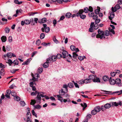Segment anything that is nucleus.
<instances>
[{"label":"nucleus","mask_w":122,"mask_h":122,"mask_svg":"<svg viewBox=\"0 0 122 122\" xmlns=\"http://www.w3.org/2000/svg\"><path fill=\"white\" fill-rule=\"evenodd\" d=\"M84 12L83 9H80L78 13L76 14V15L78 17H80L81 19L84 20L86 18V16L85 15L83 14Z\"/></svg>","instance_id":"f257e3e1"},{"label":"nucleus","mask_w":122,"mask_h":122,"mask_svg":"<svg viewBox=\"0 0 122 122\" xmlns=\"http://www.w3.org/2000/svg\"><path fill=\"white\" fill-rule=\"evenodd\" d=\"M97 32L98 34L96 36L97 38H100L101 39H102L103 37L105 38L104 36V32L103 31L99 29L98 30Z\"/></svg>","instance_id":"f03ea898"},{"label":"nucleus","mask_w":122,"mask_h":122,"mask_svg":"<svg viewBox=\"0 0 122 122\" xmlns=\"http://www.w3.org/2000/svg\"><path fill=\"white\" fill-rule=\"evenodd\" d=\"M89 78L90 80H92V81L94 82H100V79L98 78L95 77V76L92 75H90L89 76Z\"/></svg>","instance_id":"7ed1b4c3"},{"label":"nucleus","mask_w":122,"mask_h":122,"mask_svg":"<svg viewBox=\"0 0 122 122\" xmlns=\"http://www.w3.org/2000/svg\"><path fill=\"white\" fill-rule=\"evenodd\" d=\"M43 27L41 29V30L42 32H44V31L46 33L48 32L50 30V28L48 27H47V25L45 24H43Z\"/></svg>","instance_id":"20e7f679"},{"label":"nucleus","mask_w":122,"mask_h":122,"mask_svg":"<svg viewBox=\"0 0 122 122\" xmlns=\"http://www.w3.org/2000/svg\"><path fill=\"white\" fill-rule=\"evenodd\" d=\"M101 110L100 107L99 106L96 107L94 110L91 112L92 114H96L97 112H100Z\"/></svg>","instance_id":"39448f33"},{"label":"nucleus","mask_w":122,"mask_h":122,"mask_svg":"<svg viewBox=\"0 0 122 122\" xmlns=\"http://www.w3.org/2000/svg\"><path fill=\"white\" fill-rule=\"evenodd\" d=\"M62 54L63 56V58H66V57L68 56V53L65 51H63L62 52Z\"/></svg>","instance_id":"423d86ee"},{"label":"nucleus","mask_w":122,"mask_h":122,"mask_svg":"<svg viewBox=\"0 0 122 122\" xmlns=\"http://www.w3.org/2000/svg\"><path fill=\"white\" fill-rule=\"evenodd\" d=\"M109 82L110 84L112 85H114L115 84V80L112 79L111 77H110L109 80Z\"/></svg>","instance_id":"0eeeda50"},{"label":"nucleus","mask_w":122,"mask_h":122,"mask_svg":"<svg viewBox=\"0 0 122 122\" xmlns=\"http://www.w3.org/2000/svg\"><path fill=\"white\" fill-rule=\"evenodd\" d=\"M47 20V18H44L41 20H39L38 21V22L41 23H45Z\"/></svg>","instance_id":"6e6552de"},{"label":"nucleus","mask_w":122,"mask_h":122,"mask_svg":"<svg viewBox=\"0 0 122 122\" xmlns=\"http://www.w3.org/2000/svg\"><path fill=\"white\" fill-rule=\"evenodd\" d=\"M25 22V24L26 25L29 24L31 22L32 23L33 22V19L32 18L30 19V20H24Z\"/></svg>","instance_id":"1a4fd4ad"},{"label":"nucleus","mask_w":122,"mask_h":122,"mask_svg":"<svg viewBox=\"0 0 122 122\" xmlns=\"http://www.w3.org/2000/svg\"><path fill=\"white\" fill-rule=\"evenodd\" d=\"M115 16V14L113 12H112L110 14V15L109 16V19L112 20L114 17Z\"/></svg>","instance_id":"9d476101"},{"label":"nucleus","mask_w":122,"mask_h":122,"mask_svg":"<svg viewBox=\"0 0 122 122\" xmlns=\"http://www.w3.org/2000/svg\"><path fill=\"white\" fill-rule=\"evenodd\" d=\"M35 99L37 102H40L41 100V97L39 94L37 95L36 97L35 98Z\"/></svg>","instance_id":"9b49d317"},{"label":"nucleus","mask_w":122,"mask_h":122,"mask_svg":"<svg viewBox=\"0 0 122 122\" xmlns=\"http://www.w3.org/2000/svg\"><path fill=\"white\" fill-rule=\"evenodd\" d=\"M121 102H119L118 103H117L116 102H114L112 103V106H118V105H119L120 106H121Z\"/></svg>","instance_id":"f8f14e48"},{"label":"nucleus","mask_w":122,"mask_h":122,"mask_svg":"<svg viewBox=\"0 0 122 122\" xmlns=\"http://www.w3.org/2000/svg\"><path fill=\"white\" fill-rule=\"evenodd\" d=\"M72 14L70 12L67 13L66 14L65 16L67 18H70L71 17Z\"/></svg>","instance_id":"ddd939ff"},{"label":"nucleus","mask_w":122,"mask_h":122,"mask_svg":"<svg viewBox=\"0 0 122 122\" xmlns=\"http://www.w3.org/2000/svg\"><path fill=\"white\" fill-rule=\"evenodd\" d=\"M102 79L104 81H107L109 80V77L107 76H103Z\"/></svg>","instance_id":"4468645a"},{"label":"nucleus","mask_w":122,"mask_h":122,"mask_svg":"<svg viewBox=\"0 0 122 122\" xmlns=\"http://www.w3.org/2000/svg\"><path fill=\"white\" fill-rule=\"evenodd\" d=\"M115 81L116 84H119L121 83V80L119 78H117L115 80Z\"/></svg>","instance_id":"2eb2a0df"},{"label":"nucleus","mask_w":122,"mask_h":122,"mask_svg":"<svg viewBox=\"0 0 122 122\" xmlns=\"http://www.w3.org/2000/svg\"><path fill=\"white\" fill-rule=\"evenodd\" d=\"M100 11V8L99 7H97V9L95 10L94 13L96 14H98Z\"/></svg>","instance_id":"dca6fc26"},{"label":"nucleus","mask_w":122,"mask_h":122,"mask_svg":"<svg viewBox=\"0 0 122 122\" xmlns=\"http://www.w3.org/2000/svg\"><path fill=\"white\" fill-rule=\"evenodd\" d=\"M60 96V95H56V96L58 98V99L61 102H62L63 98L62 97Z\"/></svg>","instance_id":"f3484780"},{"label":"nucleus","mask_w":122,"mask_h":122,"mask_svg":"<svg viewBox=\"0 0 122 122\" xmlns=\"http://www.w3.org/2000/svg\"><path fill=\"white\" fill-rule=\"evenodd\" d=\"M105 108L106 109H108L111 107V105L109 103H107L104 105Z\"/></svg>","instance_id":"a211bd4d"},{"label":"nucleus","mask_w":122,"mask_h":122,"mask_svg":"<svg viewBox=\"0 0 122 122\" xmlns=\"http://www.w3.org/2000/svg\"><path fill=\"white\" fill-rule=\"evenodd\" d=\"M59 95L62 96L65 94V92L62 89L60 90L59 91Z\"/></svg>","instance_id":"6ab92c4d"},{"label":"nucleus","mask_w":122,"mask_h":122,"mask_svg":"<svg viewBox=\"0 0 122 122\" xmlns=\"http://www.w3.org/2000/svg\"><path fill=\"white\" fill-rule=\"evenodd\" d=\"M1 39L2 42H5L6 41V37L5 36H3L1 37Z\"/></svg>","instance_id":"aec40b11"},{"label":"nucleus","mask_w":122,"mask_h":122,"mask_svg":"<svg viewBox=\"0 0 122 122\" xmlns=\"http://www.w3.org/2000/svg\"><path fill=\"white\" fill-rule=\"evenodd\" d=\"M92 81L90 79H86L84 80L85 83L87 84L91 82Z\"/></svg>","instance_id":"412c9836"},{"label":"nucleus","mask_w":122,"mask_h":122,"mask_svg":"<svg viewBox=\"0 0 122 122\" xmlns=\"http://www.w3.org/2000/svg\"><path fill=\"white\" fill-rule=\"evenodd\" d=\"M115 93L118 94V95L121 94L122 93V90H120L119 91H117L113 92L112 94H114Z\"/></svg>","instance_id":"4be33fe9"},{"label":"nucleus","mask_w":122,"mask_h":122,"mask_svg":"<svg viewBox=\"0 0 122 122\" xmlns=\"http://www.w3.org/2000/svg\"><path fill=\"white\" fill-rule=\"evenodd\" d=\"M89 16L91 17H92L94 15V13L93 12H89L88 14Z\"/></svg>","instance_id":"5701e85b"},{"label":"nucleus","mask_w":122,"mask_h":122,"mask_svg":"<svg viewBox=\"0 0 122 122\" xmlns=\"http://www.w3.org/2000/svg\"><path fill=\"white\" fill-rule=\"evenodd\" d=\"M34 106L35 108V109L36 108L38 109H40L41 107V106L39 105H34Z\"/></svg>","instance_id":"b1692460"},{"label":"nucleus","mask_w":122,"mask_h":122,"mask_svg":"<svg viewBox=\"0 0 122 122\" xmlns=\"http://www.w3.org/2000/svg\"><path fill=\"white\" fill-rule=\"evenodd\" d=\"M109 34V31L107 30H105L104 33V35L106 36H108Z\"/></svg>","instance_id":"393cba45"},{"label":"nucleus","mask_w":122,"mask_h":122,"mask_svg":"<svg viewBox=\"0 0 122 122\" xmlns=\"http://www.w3.org/2000/svg\"><path fill=\"white\" fill-rule=\"evenodd\" d=\"M81 105L82 107H83V109L84 110L86 107H87V104L86 103H84L83 104L82 103L81 104Z\"/></svg>","instance_id":"a878e982"},{"label":"nucleus","mask_w":122,"mask_h":122,"mask_svg":"<svg viewBox=\"0 0 122 122\" xmlns=\"http://www.w3.org/2000/svg\"><path fill=\"white\" fill-rule=\"evenodd\" d=\"M4 70L3 69H1L0 71V74L1 75L3 76L5 74Z\"/></svg>","instance_id":"bb28decb"},{"label":"nucleus","mask_w":122,"mask_h":122,"mask_svg":"<svg viewBox=\"0 0 122 122\" xmlns=\"http://www.w3.org/2000/svg\"><path fill=\"white\" fill-rule=\"evenodd\" d=\"M83 10L84 12L86 13H88L89 10L88 8L87 7L85 8Z\"/></svg>","instance_id":"cd10ccee"},{"label":"nucleus","mask_w":122,"mask_h":122,"mask_svg":"<svg viewBox=\"0 0 122 122\" xmlns=\"http://www.w3.org/2000/svg\"><path fill=\"white\" fill-rule=\"evenodd\" d=\"M48 66H49L48 63L46 62H45L43 64V67L45 68H47V67H48Z\"/></svg>","instance_id":"c85d7f7f"},{"label":"nucleus","mask_w":122,"mask_h":122,"mask_svg":"<svg viewBox=\"0 0 122 122\" xmlns=\"http://www.w3.org/2000/svg\"><path fill=\"white\" fill-rule=\"evenodd\" d=\"M73 57L74 58H76L78 56V55L76 53V52H73Z\"/></svg>","instance_id":"c756f323"},{"label":"nucleus","mask_w":122,"mask_h":122,"mask_svg":"<svg viewBox=\"0 0 122 122\" xmlns=\"http://www.w3.org/2000/svg\"><path fill=\"white\" fill-rule=\"evenodd\" d=\"M51 58L52 61H56L57 58L56 56H52Z\"/></svg>","instance_id":"7c9ffc66"},{"label":"nucleus","mask_w":122,"mask_h":122,"mask_svg":"<svg viewBox=\"0 0 122 122\" xmlns=\"http://www.w3.org/2000/svg\"><path fill=\"white\" fill-rule=\"evenodd\" d=\"M12 53L11 52L8 53L7 54V56L9 58H11L12 56Z\"/></svg>","instance_id":"2f4dec72"},{"label":"nucleus","mask_w":122,"mask_h":122,"mask_svg":"<svg viewBox=\"0 0 122 122\" xmlns=\"http://www.w3.org/2000/svg\"><path fill=\"white\" fill-rule=\"evenodd\" d=\"M43 71V69L42 68L39 67L38 70V72L39 73H41Z\"/></svg>","instance_id":"473e14b6"},{"label":"nucleus","mask_w":122,"mask_h":122,"mask_svg":"<svg viewBox=\"0 0 122 122\" xmlns=\"http://www.w3.org/2000/svg\"><path fill=\"white\" fill-rule=\"evenodd\" d=\"M8 61V62H6V63H8L10 66L11 65V64H12L13 63V62H12V61L11 59H9Z\"/></svg>","instance_id":"72a5a7b5"},{"label":"nucleus","mask_w":122,"mask_h":122,"mask_svg":"<svg viewBox=\"0 0 122 122\" xmlns=\"http://www.w3.org/2000/svg\"><path fill=\"white\" fill-rule=\"evenodd\" d=\"M11 94L12 96L14 97L16 96V93L13 91H12L11 92Z\"/></svg>","instance_id":"f704fd0d"},{"label":"nucleus","mask_w":122,"mask_h":122,"mask_svg":"<svg viewBox=\"0 0 122 122\" xmlns=\"http://www.w3.org/2000/svg\"><path fill=\"white\" fill-rule=\"evenodd\" d=\"M68 86L70 88H72L73 87V85L72 83H70L68 84Z\"/></svg>","instance_id":"c9c22d12"},{"label":"nucleus","mask_w":122,"mask_h":122,"mask_svg":"<svg viewBox=\"0 0 122 122\" xmlns=\"http://www.w3.org/2000/svg\"><path fill=\"white\" fill-rule=\"evenodd\" d=\"M45 34L44 33H41L40 35V38L41 39H42L44 38L45 37Z\"/></svg>","instance_id":"e433bc0d"},{"label":"nucleus","mask_w":122,"mask_h":122,"mask_svg":"<svg viewBox=\"0 0 122 122\" xmlns=\"http://www.w3.org/2000/svg\"><path fill=\"white\" fill-rule=\"evenodd\" d=\"M31 102H30V104L31 105H34L36 103V101L35 100H31Z\"/></svg>","instance_id":"4c0bfd02"},{"label":"nucleus","mask_w":122,"mask_h":122,"mask_svg":"<svg viewBox=\"0 0 122 122\" xmlns=\"http://www.w3.org/2000/svg\"><path fill=\"white\" fill-rule=\"evenodd\" d=\"M5 30L6 33H8L10 32V29L8 27H7L5 28Z\"/></svg>","instance_id":"58836bf2"},{"label":"nucleus","mask_w":122,"mask_h":122,"mask_svg":"<svg viewBox=\"0 0 122 122\" xmlns=\"http://www.w3.org/2000/svg\"><path fill=\"white\" fill-rule=\"evenodd\" d=\"M15 97H14V99L15 100L17 101H19L20 100V98L18 96H16Z\"/></svg>","instance_id":"ea45409f"},{"label":"nucleus","mask_w":122,"mask_h":122,"mask_svg":"<svg viewBox=\"0 0 122 122\" xmlns=\"http://www.w3.org/2000/svg\"><path fill=\"white\" fill-rule=\"evenodd\" d=\"M13 63L15 65H18V61L17 60H15L14 61Z\"/></svg>","instance_id":"a19ab883"},{"label":"nucleus","mask_w":122,"mask_h":122,"mask_svg":"<svg viewBox=\"0 0 122 122\" xmlns=\"http://www.w3.org/2000/svg\"><path fill=\"white\" fill-rule=\"evenodd\" d=\"M111 76L112 77H114L116 75V73H115V72H112L110 73Z\"/></svg>","instance_id":"79ce46f5"},{"label":"nucleus","mask_w":122,"mask_h":122,"mask_svg":"<svg viewBox=\"0 0 122 122\" xmlns=\"http://www.w3.org/2000/svg\"><path fill=\"white\" fill-rule=\"evenodd\" d=\"M70 48L72 51H73L75 50V47L74 46L71 45L70 46Z\"/></svg>","instance_id":"37998d69"},{"label":"nucleus","mask_w":122,"mask_h":122,"mask_svg":"<svg viewBox=\"0 0 122 122\" xmlns=\"http://www.w3.org/2000/svg\"><path fill=\"white\" fill-rule=\"evenodd\" d=\"M95 20V22L96 24L99 23L101 21V20L100 19H96Z\"/></svg>","instance_id":"c03bdc74"},{"label":"nucleus","mask_w":122,"mask_h":122,"mask_svg":"<svg viewBox=\"0 0 122 122\" xmlns=\"http://www.w3.org/2000/svg\"><path fill=\"white\" fill-rule=\"evenodd\" d=\"M32 58H30L29 59H27L26 61H25L26 62L27 64L28 65L29 63L30 62V61L32 59Z\"/></svg>","instance_id":"a18cd8bd"},{"label":"nucleus","mask_w":122,"mask_h":122,"mask_svg":"<svg viewBox=\"0 0 122 122\" xmlns=\"http://www.w3.org/2000/svg\"><path fill=\"white\" fill-rule=\"evenodd\" d=\"M84 82V80H81L79 81V83L80 84H82L85 83Z\"/></svg>","instance_id":"49530a36"},{"label":"nucleus","mask_w":122,"mask_h":122,"mask_svg":"<svg viewBox=\"0 0 122 122\" xmlns=\"http://www.w3.org/2000/svg\"><path fill=\"white\" fill-rule=\"evenodd\" d=\"M53 41L56 43H57L58 42V41L56 39V37L55 36H54L53 37Z\"/></svg>","instance_id":"de8ad7c7"},{"label":"nucleus","mask_w":122,"mask_h":122,"mask_svg":"<svg viewBox=\"0 0 122 122\" xmlns=\"http://www.w3.org/2000/svg\"><path fill=\"white\" fill-rule=\"evenodd\" d=\"M12 37L11 36H10L8 37V41L9 42L11 43L12 42Z\"/></svg>","instance_id":"09e8293b"},{"label":"nucleus","mask_w":122,"mask_h":122,"mask_svg":"<svg viewBox=\"0 0 122 122\" xmlns=\"http://www.w3.org/2000/svg\"><path fill=\"white\" fill-rule=\"evenodd\" d=\"M20 104L22 106H24L25 105V103L24 102L22 101H20Z\"/></svg>","instance_id":"8fccbe9b"},{"label":"nucleus","mask_w":122,"mask_h":122,"mask_svg":"<svg viewBox=\"0 0 122 122\" xmlns=\"http://www.w3.org/2000/svg\"><path fill=\"white\" fill-rule=\"evenodd\" d=\"M41 43V41L39 39H38L36 41V44L38 46H39Z\"/></svg>","instance_id":"3c124183"},{"label":"nucleus","mask_w":122,"mask_h":122,"mask_svg":"<svg viewBox=\"0 0 122 122\" xmlns=\"http://www.w3.org/2000/svg\"><path fill=\"white\" fill-rule=\"evenodd\" d=\"M115 8H116L117 10H118L120 8V7L119 4H117L116 5Z\"/></svg>","instance_id":"603ef678"},{"label":"nucleus","mask_w":122,"mask_h":122,"mask_svg":"<svg viewBox=\"0 0 122 122\" xmlns=\"http://www.w3.org/2000/svg\"><path fill=\"white\" fill-rule=\"evenodd\" d=\"M91 115H87L86 117V118L85 119H87L88 120V119H90L91 118Z\"/></svg>","instance_id":"864d4df0"},{"label":"nucleus","mask_w":122,"mask_h":122,"mask_svg":"<svg viewBox=\"0 0 122 122\" xmlns=\"http://www.w3.org/2000/svg\"><path fill=\"white\" fill-rule=\"evenodd\" d=\"M65 18V17L64 15H62L61 16L59 20L58 21V22H59L60 20H63Z\"/></svg>","instance_id":"5fc2aeb1"},{"label":"nucleus","mask_w":122,"mask_h":122,"mask_svg":"<svg viewBox=\"0 0 122 122\" xmlns=\"http://www.w3.org/2000/svg\"><path fill=\"white\" fill-rule=\"evenodd\" d=\"M62 57V55L61 54H58L56 56L57 58L60 59Z\"/></svg>","instance_id":"6e6d98bb"},{"label":"nucleus","mask_w":122,"mask_h":122,"mask_svg":"<svg viewBox=\"0 0 122 122\" xmlns=\"http://www.w3.org/2000/svg\"><path fill=\"white\" fill-rule=\"evenodd\" d=\"M51 60V58H49L47 59V61L46 62H47L48 63H50Z\"/></svg>","instance_id":"4d7b16f0"},{"label":"nucleus","mask_w":122,"mask_h":122,"mask_svg":"<svg viewBox=\"0 0 122 122\" xmlns=\"http://www.w3.org/2000/svg\"><path fill=\"white\" fill-rule=\"evenodd\" d=\"M73 82H74V85L75 87L76 88H79V86L78 84L77 83L75 82L74 81H73Z\"/></svg>","instance_id":"13d9d810"},{"label":"nucleus","mask_w":122,"mask_h":122,"mask_svg":"<svg viewBox=\"0 0 122 122\" xmlns=\"http://www.w3.org/2000/svg\"><path fill=\"white\" fill-rule=\"evenodd\" d=\"M112 12H115L117 10V9L116 8H115V7L113 8V7H112Z\"/></svg>","instance_id":"bf43d9fd"},{"label":"nucleus","mask_w":122,"mask_h":122,"mask_svg":"<svg viewBox=\"0 0 122 122\" xmlns=\"http://www.w3.org/2000/svg\"><path fill=\"white\" fill-rule=\"evenodd\" d=\"M57 22L56 20H54L53 21V23L54 25V26L56 24Z\"/></svg>","instance_id":"052dcab7"},{"label":"nucleus","mask_w":122,"mask_h":122,"mask_svg":"<svg viewBox=\"0 0 122 122\" xmlns=\"http://www.w3.org/2000/svg\"><path fill=\"white\" fill-rule=\"evenodd\" d=\"M88 9L89 10V11H90V12H92L93 11V9L92 7L90 6L89 7V8Z\"/></svg>","instance_id":"680f3d73"},{"label":"nucleus","mask_w":122,"mask_h":122,"mask_svg":"<svg viewBox=\"0 0 122 122\" xmlns=\"http://www.w3.org/2000/svg\"><path fill=\"white\" fill-rule=\"evenodd\" d=\"M16 87L15 85L14 84H12V85H11L10 86V88L11 89H13L14 87Z\"/></svg>","instance_id":"e2e57ef3"},{"label":"nucleus","mask_w":122,"mask_h":122,"mask_svg":"<svg viewBox=\"0 0 122 122\" xmlns=\"http://www.w3.org/2000/svg\"><path fill=\"white\" fill-rule=\"evenodd\" d=\"M115 72L116 74H119L120 73V71L119 70H115Z\"/></svg>","instance_id":"0e129e2a"},{"label":"nucleus","mask_w":122,"mask_h":122,"mask_svg":"<svg viewBox=\"0 0 122 122\" xmlns=\"http://www.w3.org/2000/svg\"><path fill=\"white\" fill-rule=\"evenodd\" d=\"M11 92L10 90H7L6 92V94H10L11 93Z\"/></svg>","instance_id":"69168bd1"},{"label":"nucleus","mask_w":122,"mask_h":122,"mask_svg":"<svg viewBox=\"0 0 122 122\" xmlns=\"http://www.w3.org/2000/svg\"><path fill=\"white\" fill-rule=\"evenodd\" d=\"M78 59L79 60H82L84 59L83 57L82 56H78Z\"/></svg>","instance_id":"338daca9"},{"label":"nucleus","mask_w":122,"mask_h":122,"mask_svg":"<svg viewBox=\"0 0 122 122\" xmlns=\"http://www.w3.org/2000/svg\"><path fill=\"white\" fill-rule=\"evenodd\" d=\"M98 25L95 24L94 26V29H97L98 28Z\"/></svg>","instance_id":"774afa93"}]
</instances>
